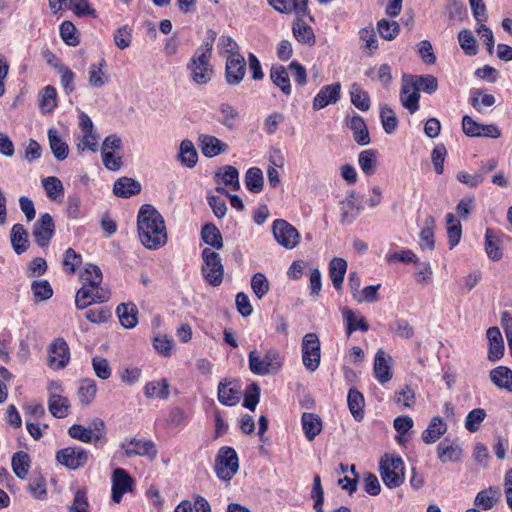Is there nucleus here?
Wrapping results in <instances>:
<instances>
[{
  "mask_svg": "<svg viewBox=\"0 0 512 512\" xmlns=\"http://www.w3.org/2000/svg\"><path fill=\"white\" fill-rule=\"evenodd\" d=\"M79 118V127L81 129V134L77 137V150L79 152H83L87 149L91 151H96L99 137L94 129L92 120L85 113H81Z\"/></svg>",
  "mask_w": 512,
  "mask_h": 512,
  "instance_id": "nucleus-9",
  "label": "nucleus"
},
{
  "mask_svg": "<svg viewBox=\"0 0 512 512\" xmlns=\"http://www.w3.org/2000/svg\"><path fill=\"white\" fill-rule=\"evenodd\" d=\"M111 499L114 503H120L124 494L132 491L134 480L123 468H116L111 477Z\"/></svg>",
  "mask_w": 512,
  "mask_h": 512,
  "instance_id": "nucleus-11",
  "label": "nucleus"
},
{
  "mask_svg": "<svg viewBox=\"0 0 512 512\" xmlns=\"http://www.w3.org/2000/svg\"><path fill=\"white\" fill-rule=\"evenodd\" d=\"M340 94L341 84L339 82L323 86L313 99V109L321 110L330 104H335L339 101Z\"/></svg>",
  "mask_w": 512,
  "mask_h": 512,
  "instance_id": "nucleus-19",
  "label": "nucleus"
},
{
  "mask_svg": "<svg viewBox=\"0 0 512 512\" xmlns=\"http://www.w3.org/2000/svg\"><path fill=\"white\" fill-rule=\"evenodd\" d=\"M501 493L497 487H489L477 493L474 503L484 510H490L500 499Z\"/></svg>",
  "mask_w": 512,
  "mask_h": 512,
  "instance_id": "nucleus-32",
  "label": "nucleus"
},
{
  "mask_svg": "<svg viewBox=\"0 0 512 512\" xmlns=\"http://www.w3.org/2000/svg\"><path fill=\"white\" fill-rule=\"evenodd\" d=\"M379 34L385 40H393L400 32V26L396 21L381 19L377 23Z\"/></svg>",
  "mask_w": 512,
  "mask_h": 512,
  "instance_id": "nucleus-57",
  "label": "nucleus"
},
{
  "mask_svg": "<svg viewBox=\"0 0 512 512\" xmlns=\"http://www.w3.org/2000/svg\"><path fill=\"white\" fill-rule=\"evenodd\" d=\"M69 512H89L87 492L83 489L76 491L71 505H68Z\"/></svg>",
  "mask_w": 512,
  "mask_h": 512,
  "instance_id": "nucleus-64",
  "label": "nucleus"
},
{
  "mask_svg": "<svg viewBox=\"0 0 512 512\" xmlns=\"http://www.w3.org/2000/svg\"><path fill=\"white\" fill-rule=\"evenodd\" d=\"M437 455L442 463L459 462L462 459L463 451L460 446L448 445L447 440H444L437 446Z\"/></svg>",
  "mask_w": 512,
  "mask_h": 512,
  "instance_id": "nucleus-31",
  "label": "nucleus"
},
{
  "mask_svg": "<svg viewBox=\"0 0 512 512\" xmlns=\"http://www.w3.org/2000/svg\"><path fill=\"white\" fill-rule=\"evenodd\" d=\"M216 177L224 185L230 186L232 190L238 191L240 189L239 172L230 165L224 166L221 171L216 173Z\"/></svg>",
  "mask_w": 512,
  "mask_h": 512,
  "instance_id": "nucleus-47",
  "label": "nucleus"
},
{
  "mask_svg": "<svg viewBox=\"0 0 512 512\" xmlns=\"http://www.w3.org/2000/svg\"><path fill=\"white\" fill-rule=\"evenodd\" d=\"M350 96L352 104L361 111H367L370 108V97L367 91L363 90L357 83L350 86Z\"/></svg>",
  "mask_w": 512,
  "mask_h": 512,
  "instance_id": "nucleus-45",
  "label": "nucleus"
},
{
  "mask_svg": "<svg viewBox=\"0 0 512 512\" xmlns=\"http://www.w3.org/2000/svg\"><path fill=\"white\" fill-rule=\"evenodd\" d=\"M348 127L353 131L354 140L359 145H367L370 142L369 132L363 118L359 115L353 116L349 122Z\"/></svg>",
  "mask_w": 512,
  "mask_h": 512,
  "instance_id": "nucleus-33",
  "label": "nucleus"
},
{
  "mask_svg": "<svg viewBox=\"0 0 512 512\" xmlns=\"http://www.w3.org/2000/svg\"><path fill=\"white\" fill-rule=\"evenodd\" d=\"M249 369L255 375L276 374L283 366V357L277 349L266 350L263 357L257 350L250 351L248 355Z\"/></svg>",
  "mask_w": 512,
  "mask_h": 512,
  "instance_id": "nucleus-4",
  "label": "nucleus"
},
{
  "mask_svg": "<svg viewBox=\"0 0 512 512\" xmlns=\"http://www.w3.org/2000/svg\"><path fill=\"white\" fill-rule=\"evenodd\" d=\"M70 359L69 347L62 338L55 339L49 347V365L56 369L64 368Z\"/></svg>",
  "mask_w": 512,
  "mask_h": 512,
  "instance_id": "nucleus-18",
  "label": "nucleus"
},
{
  "mask_svg": "<svg viewBox=\"0 0 512 512\" xmlns=\"http://www.w3.org/2000/svg\"><path fill=\"white\" fill-rule=\"evenodd\" d=\"M144 394L147 398L168 399L169 384L167 379L163 378L160 381L148 382L144 387Z\"/></svg>",
  "mask_w": 512,
  "mask_h": 512,
  "instance_id": "nucleus-42",
  "label": "nucleus"
},
{
  "mask_svg": "<svg viewBox=\"0 0 512 512\" xmlns=\"http://www.w3.org/2000/svg\"><path fill=\"white\" fill-rule=\"evenodd\" d=\"M412 83L415 84L417 90L432 94L438 88V81L433 75L408 76Z\"/></svg>",
  "mask_w": 512,
  "mask_h": 512,
  "instance_id": "nucleus-51",
  "label": "nucleus"
},
{
  "mask_svg": "<svg viewBox=\"0 0 512 512\" xmlns=\"http://www.w3.org/2000/svg\"><path fill=\"white\" fill-rule=\"evenodd\" d=\"M121 448L124 454L129 457L142 456L154 460L157 457V449L151 440L132 439L127 443H122Z\"/></svg>",
  "mask_w": 512,
  "mask_h": 512,
  "instance_id": "nucleus-14",
  "label": "nucleus"
},
{
  "mask_svg": "<svg viewBox=\"0 0 512 512\" xmlns=\"http://www.w3.org/2000/svg\"><path fill=\"white\" fill-rule=\"evenodd\" d=\"M447 234L450 249L454 248L460 241L462 235V228L460 222L452 213L446 215Z\"/></svg>",
  "mask_w": 512,
  "mask_h": 512,
  "instance_id": "nucleus-50",
  "label": "nucleus"
},
{
  "mask_svg": "<svg viewBox=\"0 0 512 512\" xmlns=\"http://www.w3.org/2000/svg\"><path fill=\"white\" fill-rule=\"evenodd\" d=\"M31 290L36 301L48 300L53 295V289L47 280L33 281L31 284Z\"/></svg>",
  "mask_w": 512,
  "mask_h": 512,
  "instance_id": "nucleus-55",
  "label": "nucleus"
},
{
  "mask_svg": "<svg viewBox=\"0 0 512 512\" xmlns=\"http://www.w3.org/2000/svg\"><path fill=\"white\" fill-rule=\"evenodd\" d=\"M470 102L477 111L482 112V106L491 107L495 104L496 99L492 94L475 89L472 91Z\"/></svg>",
  "mask_w": 512,
  "mask_h": 512,
  "instance_id": "nucleus-53",
  "label": "nucleus"
},
{
  "mask_svg": "<svg viewBox=\"0 0 512 512\" xmlns=\"http://www.w3.org/2000/svg\"><path fill=\"white\" fill-rule=\"evenodd\" d=\"M485 251L492 261H499L503 257L501 240L498 234L491 228L485 232Z\"/></svg>",
  "mask_w": 512,
  "mask_h": 512,
  "instance_id": "nucleus-27",
  "label": "nucleus"
},
{
  "mask_svg": "<svg viewBox=\"0 0 512 512\" xmlns=\"http://www.w3.org/2000/svg\"><path fill=\"white\" fill-rule=\"evenodd\" d=\"M458 41L465 54L470 56L477 54L476 39L470 30H461L458 34Z\"/></svg>",
  "mask_w": 512,
  "mask_h": 512,
  "instance_id": "nucleus-56",
  "label": "nucleus"
},
{
  "mask_svg": "<svg viewBox=\"0 0 512 512\" xmlns=\"http://www.w3.org/2000/svg\"><path fill=\"white\" fill-rule=\"evenodd\" d=\"M302 362L304 367L310 371H316L321 361V343L316 333H307L301 342Z\"/></svg>",
  "mask_w": 512,
  "mask_h": 512,
  "instance_id": "nucleus-7",
  "label": "nucleus"
},
{
  "mask_svg": "<svg viewBox=\"0 0 512 512\" xmlns=\"http://www.w3.org/2000/svg\"><path fill=\"white\" fill-rule=\"evenodd\" d=\"M348 407L355 418V420L360 421L364 417V397L363 395L356 389L351 388L348 392L347 397Z\"/></svg>",
  "mask_w": 512,
  "mask_h": 512,
  "instance_id": "nucleus-44",
  "label": "nucleus"
},
{
  "mask_svg": "<svg viewBox=\"0 0 512 512\" xmlns=\"http://www.w3.org/2000/svg\"><path fill=\"white\" fill-rule=\"evenodd\" d=\"M342 317L346 324V334L350 336L355 331L367 332L369 325L364 316L348 307L341 309Z\"/></svg>",
  "mask_w": 512,
  "mask_h": 512,
  "instance_id": "nucleus-21",
  "label": "nucleus"
},
{
  "mask_svg": "<svg viewBox=\"0 0 512 512\" xmlns=\"http://www.w3.org/2000/svg\"><path fill=\"white\" fill-rule=\"evenodd\" d=\"M380 118L385 132L392 134L398 126V120L395 112L390 107L385 105L381 108Z\"/></svg>",
  "mask_w": 512,
  "mask_h": 512,
  "instance_id": "nucleus-58",
  "label": "nucleus"
},
{
  "mask_svg": "<svg viewBox=\"0 0 512 512\" xmlns=\"http://www.w3.org/2000/svg\"><path fill=\"white\" fill-rule=\"evenodd\" d=\"M379 471L382 481L388 488H397L404 482V463L399 456L385 454L381 458Z\"/></svg>",
  "mask_w": 512,
  "mask_h": 512,
  "instance_id": "nucleus-5",
  "label": "nucleus"
},
{
  "mask_svg": "<svg viewBox=\"0 0 512 512\" xmlns=\"http://www.w3.org/2000/svg\"><path fill=\"white\" fill-rule=\"evenodd\" d=\"M137 226L140 241L146 248L156 250L166 244L164 219L152 205H143L140 208Z\"/></svg>",
  "mask_w": 512,
  "mask_h": 512,
  "instance_id": "nucleus-1",
  "label": "nucleus"
},
{
  "mask_svg": "<svg viewBox=\"0 0 512 512\" xmlns=\"http://www.w3.org/2000/svg\"><path fill=\"white\" fill-rule=\"evenodd\" d=\"M447 429V424L441 417H433L428 427L423 431L421 438L426 444L435 443L447 432Z\"/></svg>",
  "mask_w": 512,
  "mask_h": 512,
  "instance_id": "nucleus-24",
  "label": "nucleus"
},
{
  "mask_svg": "<svg viewBox=\"0 0 512 512\" xmlns=\"http://www.w3.org/2000/svg\"><path fill=\"white\" fill-rule=\"evenodd\" d=\"M201 255L204 280L213 287L220 286L224 278V266L220 255L211 248H204Z\"/></svg>",
  "mask_w": 512,
  "mask_h": 512,
  "instance_id": "nucleus-6",
  "label": "nucleus"
},
{
  "mask_svg": "<svg viewBox=\"0 0 512 512\" xmlns=\"http://www.w3.org/2000/svg\"><path fill=\"white\" fill-rule=\"evenodd\" d=\"M30 463V456L24 451L14 453L11 459L12 470L19 479L26 478L29 472Z\"/></svg>",
  "mask_w": 512,
  "mask_h": 512,
  "instance_id": "nucleus-36",
  "label": "nucleus"
},
{
  "mask_svg": "<svg viewBox=\"0 0 512 512\" xmlns=\"http://www.w3.org/2000/svg\"><path fill=\"white\" fill-rule=\"evenodd\" d=\"M486 417V411L482 408H476L470 411L465 420V428L469 432H476L480 424L484 421Z\"/></svg>",
  "mask_w": 512,
  "mask_h": 512,
  "instance_id": "nucleus-59",
  "label": "nucleus"
},
{
  "mask_svg": "<svg viewBox=\"0 0 512 512\" xmlns=\"http://www.w3.org/2000/svg\"><path fill=\"white\" fill-rule=\"evenodd\" d=\"M54 220L49 213H45L35 222L33 228V236L36 243L40 247H45L49 244L54 234Z\"/></svg>",
  "mask_w": 512,
  "mask_h": 512,
  "instance_id": "nucleus-15",
  "label": "nucleus"
},
{
  "mask_svg": "<svg viewBox=\"0 0 512 512\" xmlns=\"http://www.w3.org/2000/svg\"><path fill=\"white\" fill-rule=\"evenodd\" d=\"M486 336L489 342L488 359L492 362L499 360L504 353V341L498 327H490Z\"/></svg>",
  "mask_w": 512,
  "mask_h": 512,
  "instance_id": "nucleus-22",
  "label": "nucleus"
},
{
  "mask_svg": "<svg viewBox=\"0 0 512 512\" xmlns=\"http://www.w3.org/2000/svg\"><path fill=\"white\" fill-rule=\"evenodd\" d=\"M141 191V184L128 177L119 178L113 187V192L116 196L121 198H129L133 195L139 194Z\"/></svg>",
  "mask_w": 512,
  "mask_h": 512,
  "instance_id": "nucleus-25",
  "label": "nucleus"
},
{
  "mask_svg": "<svg viewBox=\"0 0 512 512\" xmlns=\"http://www.w3.org/2000/svg\"><path fill=\"white\" fill-rule=\"evenodd\" d=\"M57 461L70 470L83 467L88 461V452L80 447H66L56 453Z\"/></svg>",
  "mask_w": 512,
  "mask_h": 512,
  "instance_id": "nucleus-12",
  "label": "nucleus"
},
{
  "mask_svg": "<svg viewBox=\"0 0 512 512\" xmlns=\"http://www.w3.org/2000/svg\"><path fill=\"white\" fill-rule=\"evenodd\" d=\"M48 407L54 417L64 418L69 413L70 403L67 398L56 393H51L48 400Z\"/></svg>",
  "mask_w": 512,
  "mask_h": 512,
  "instance_id": "nucleus-39",
  "label": "nucleus"
},
{
  "mask_svg": "<svg viewBox=\"0 0 512 512\" xmlns=\"http://www.w3.org/2000/svg\"><path fill=\"white\" fill-rule=\"evenodd\" d=\"M198 144L204 156L212 158L228 150V145L217 137L201 134L198 137Z\"/></svg>",
  "mask_w": 512,
  "mask_h": 512,
  "instance_id": "nucleus-20",
  "label": "nucleus"
},
{
  "mask_svg": "<svg viewBox=\"0 0 512 512\" xmlns=\"http://www.w3.org/2000/svg\"><path fill=\"white\" fill-rule=\"evenodd\" d=\"M85 316L90 322L100 324L107 322L111 318L112 314L108 307L102 306L88 309Z\"/></svg>",
  "mask_w": 512,
  "mask_h": 512,
  "instance_id": "nucleus-62",
  "label": "nucleus"
},
{
  "mask_svg": "<svg viewBox=\"0 0 512 512\" xmlns=\"http://www.w3.org/2000/svg\"><path fill=\"white\" fill-rule=\"evenodd\" d=\"M43 188L50 200H57L64 196V186L59 178L49 176L42 180Z\"/></svg>",
  "mask_w": 512,
  "mask_h": 512,
  "instance_id": "nucleus-49",
  "label": "nucleus"
},
{
  "mask_svg": "<svg viewBox=\"0 0 512 512\" xmlns=\"http://www.w3.org/2000/svg\"><path fill=\"white\" fill-rule=\"evenodd\" d=\"M347 271V262L343 258L335 257L329 263V277L336 290H340L343 285L344 277Z\"/></svg>",
  "mask_w": 512,
  "mask_h": 512,
  "instance_id": "nucleus-28",
  "label": "nucleus"
},
{
  "mask_svg": "<svg viewBox=\"0 0 512 512\" xmlns=\"http://www.w3.org/2000/svg\"><path fill=\"white\" fill-rule=\"evenodd\" d=\"M272 230L275 240L284 248L293 249L298 245L300 235L297 229L287 221L282 219L275 220Z\"/></svg>",
  "mask_w": 512,
  "mask_h": 512,
  "instance_id": "nucleus-10",
  "label": "nucleus"
},
{
  "mask_svg": "<svg viewBox=\"0 0 512 512\" xmlns=\"http://www.w3.org/2000/svg\"><path fill=\"white\" fill-rule=\"evenodd\" d=\"M216 473L224 481H229L238 471V457L233 448L222 447L216 459Z\"/></svg>",
  "mask_w": 512,
  "mask_h": 512,
  "instance_id": "nucleus-8",
  "label": "nucleus"
},
{
  "mask_svg": "<svg viewBox=\"0 0 512 512\" xmlns=\"http://www.w3.org/2000/svg\"><path fill=\"white\" fill-rule=\"evenodd\" d=\"M492 383L500 388L512 392V370L506 366H498L489 373Z\"/></svg>",
  "mask_w": 512,
  "mask_h": 512,
  "instance_id": "nucleus-29",
  "label": "nucleus"
},
{
  "mask_svg": "<svg viewBox=\"0 0 512 512\" xmlns=\"http://www.w3.org/2000/svg\"><path fill=\"white\" fill-rule=\"evenodd\" d=\"M391 357H387L383 350H378L374 359V375L382 384L388 382L392 378Z\"/></svg>",
  "mask_w": 512,
  "mask_h": 512,
  "instance_id": "nucleus-23",
  "label": "nucleus"
},
{
  "mask_svg": "<svg viewBox=\"0 0 512 512\" xmlns=\"http://www.w3.org/2000/svg\"><path fill=\"white\" fill-rule=\"evenodd\" d=\"M208 35L187 63V70L190 72L191 79L198 85H205L210 82L214 74L211 57L216 33L209 30Z\"/></svg>",
  "mask_w": 512,
  "mask_h": 512,
  "instance_id": "nucleus-2",
  "label": "nucleus"
},
{
  "mask_svg": "<svg viewBox=\"0 0 512 512\" xmlns=\"http://www.w3.org/2000/svg\"><path fill=\"white\" fill-rule=\"evenodd\" d=\"M419 99L420 93L417 87L412 83L408 75H404L400 92L401 104L404 108L409 110L411 114H414L419 109Z\"/></svg>",
  "mask_w": 512,
  "mask_h": 512,
  "instance_id": "nucleus-17",
  "label": "nucleus"
},
{
  "mask_svg": "<svg viewBox=\"0 0 512 512\" xmlns=\"http://www.w3.org/2000/svg\"><path fill=\"white\" fill-rule=\"evenodd\" d=\"M246 73L245 58L239 53L228 55L225 66V78L229 85L235 86L242 82Z\"/></svg>",
  "mask_w": 512,
  "mask_h": 512,
  "instance_id": "nucleus-13",
  "label": "nucleus"
},
{
  "mask_svg": "<svg viewBox=\"0 0 512 512\" xmlns=\"http://www.w3.org/2000/svg\"><path fill=\"white\" fill-rule=\"evenodd\" d=\"M97 387L94 381L84 380L78 390L80 402L84 405H88L95 398Z\"/></svg>",
  "mask_w": 512,
  "mask_h": 512,
  "instance_id": "nucleus-61",
  "label": "nucleus"
},
{
  "mask_svg": "<svg viewBox=\"0 0 512 512\" xmlns=\"http://www.w3.org/2000/svg\"><path fill=\"white\" fill-rule=\"evenodd\" d=\"M263 173L257 167L249 168L245 174V185L253 193H259L263 189Z\"/></svg>",
  "mask_w": 512,
  "mask_h": 512,
  "instance_id": "nucleus-48",
  "label": "nucleus"
},
{
  "mask_svg": "<svg viewBox=\"0 0 512 512\" xmlns=\"http://www.w3.org/2000/svg\"><path fill=\"white\" fill-rule=\"evenodd\" d=\"M293 34L297 41L307 45H313L315 43V35L311 26L306 24L302 17H298L297 21L293 23Z\"/></svg>",
  "mask_w": 512,
  "mask_h": 512,
  "instance_id": "nucleus-37",
  "label": "nucleus"
},
{
  "mask_svg": "<svg viewBox=\"0 0 512 512\" xmlns=\"http://www.w3.org/2000/svg\"><path fill=\"white\" fill-rule=\"evenodd\" d=\"M48 139L51 151L58 161H63L67 158L69 147L65 141L58 135L55 129H49Z\"/></svg>",
  "mask_w": 512,
  "mask_h": 512,
  "instance_id": "nucleus-34",
  "label": "nucleus"
},
{
  "mask_svg": "<svg viewBox=\"0 0 512 512\" xmlns=\"http://www.w3.org/2000/svg\"><path fill=\"white\" fill-rule=\"evenodd\" d=\"M241 388L237 381L224 379L218 384L217 398L225 406H234L241 399Z\"/></svg>",
  "mask_w": 512,
  "mask_h": 512,
  "instance_id": "nucleus-16",
  "label": "nucleus"
},
{
  "mask_svg": "<svg viewBox=\"0 0 512 512\" xmlns=\"http://www.w3.org/2000/svg\"><path fill=\"white\" fill-rule=\"evenodd\" d=\"M11 244L17 254L25 252L28 248V233L22 224H15L11 230Z\"/></svg>",
  "mask_w": 512,
  "mask_h": 512,
  "instance_id": "nucleus-40",
  "label": "nucleus"
},
{
  "mask_svg": "<svg viewBox=\"0 0 512 512\" xmlns=\"http://www.w3.org/2000/svg\"><path fill=\"white\" fill-rule=\"evenodd\" d=\"M119 321L124 328H134L137 325L138 309L134 303H121L116 309Z\"/></svg>",
  "mask_w": 512,
  "mask_h": 512,
  "instance_id": "nucleus-26",
  "label": "nucleus"
},
{
  "mask_svg": "<svg viewBox=\"0 0 512 512\" xmlns=\"http://www.w3.org/2000/svg\"><path fill=\"white\" fill-rule=\"evenodd\" d=\"M86 273H94L90 285H83L76 293L75 304L78 309H85L94 302L103 303L110 299V291L101 286L102 272L93 264L86 265Z\"/></svg>",
  "mask_w": 512,
  "mask_h": 512,
  "instance_id": "nucleus-3",
  "label": "nucleus"
},
{
  "mask_svg": "<svg viewBox=\"0 0 512 512\" xmlns=\"http://www.w3.org/2000/svg\"><path fill=\"white\" fill-rule=\"evenodd\" d=\"M56 89L53 86H46L42 89L39 99V107L43 113L51 112L56 106Z\"/></svg>",
  "mask_w": 512,
  "mask_h": 512,
  "instance_id": "nucleus-52",
  "label": "nucleus"
},
{
  "mask_svg": "<svg viewBox=\"0 0 512 512\" xmlns=\"http://www.w3.org/2000/svg\"><path fill=\"white\" fill-rule=\"evenodd\" d=\"M358 163L366 175H372L375 172L377 161L374 150H364L359 154Z\"/></svg>",
  "mask_w": 512,
  "mask_h": 512,
  "instance_id": "nucleus-54",
  "label": "nucleus"
},
{
  "mask_svg": "<svg viewBox=\"0 0 512 512\" xmlns=\"http://www.w3.org/2000/svg\"><path fill=\"white\" fill-rule=\"evenodd\" d=\"M304 434L309 441H312L322 431L321 418L314 413H303L301 417Z\"/></svg>",
  "mask_w": 512,
  "mask_h": 512,
  "instance_id": "nucleus-30",
  "label": "nucleus"
},
{
  "mask_svg": "<svg viewBox=\"0 0 512 512\" xmlns=\"http://www.w3.org/2000/svg\"><path fill=\"white\" fill-rule=\"evenodd\" d=\"M201 239L214 249L223 247V238L219 229L212 223L205 224L201 230Z\"/></svg>",
  "mask_w": 512,
  "mask_h": 512,
  "instance_id": "nucleus-41",
  "label": "nucleus"
},
{
  "mask_svg": "<svg viewBox=\"0 0 512 512\" xmlns=\"http://www.w3.org/2000/svg\"><path fill=\"white\" fill-rule=\"evenodd\" d=\"M76 33L77 29L72 22L64 21L60 25L61 38L67 45L76 46L79 44V38Z\"/></svg>",
  "mask_w": 512,
  "mask_h": 512,
  "instance_id": "nucleus-60",
  "label": "nucleus"
},
{
  "mask_svg": "<svg viewBox=\"0 0 512 512\" xmlns=\"http://www.w3.org/2000/svg\"><path fill=\"white\" fill-rule=\"evenodd\" d=\"M251 288L258 299H262L269 291V282L263 273H256L251 280Z\"/></svg>",
  "mask_w": 512,
  "mask_h": 512,
  "instance_id": "nucleus-63",
  "label": "nucleus"
},
{
  "mask_svg": "<svg viewBox=\"0 0 512 512\" xmlns=\"http://www.w3.org/2000/svg\"><path fill=\"white\" fill-rule=\"evenodd\" d=\"M105 60L102 59L99 64H91L88 68V82L92 87L101 88L109 81V77L103 71Z\"/></svg>",
  "mask_w": 512,
  "mask_h": 512,
  "instance_id": "nucleus-43",
  "label": "nucleus"
},
{
  "mask_svg": "<svg viewBox=\"0 0 512 512\" xmlns=\"http://www.w3.org/2000/svg\"><path fill=\"white\" fill-rule=\"evenodd\" d=\"M434 228H435V219L433 216L426 217L424 221V226L420 232V245L422 249H434Z\"/></svg>",
  "mask_w": 512,
  "mask_h": 512,
  "instance_id": "nucleus-46",
  "label": "nucleus"
},
{
  "mask_svg": "<svg viewBox=\"0 0 512 512\" xmlns=\"http://www.w3.org/2000/svg\"><path fill=\"white\" fill-rule=\"evenodd\" d=\"M270 78L272 82L281 89L285 95L291 94V85L288 71L281 65L272 66L270 70Z\"/></svg>",
  "mask_w": 512,
  "mask_h": 512,
  "instance_id": "nucleus-35",
  "label": "nucleus"
},
{
  "mask_svg": "<svg viewBox=\"0 0 512 512\" xmlns=\"http://www.w3.org/2000/svg\"><path fill=\"white\" fill-rule=\"evenodd\" d=\"M178 158L184 166H187L189 168H192L197 164L198 153L191 140L184 139L181 142Z\"/></svg>",
  "mask_w": 512,
  "mask_h": 512,
  "instance_id": "nucleus-38",
  "label": "nucleus"
}]
</instances>
